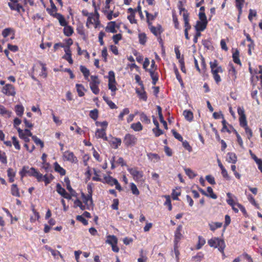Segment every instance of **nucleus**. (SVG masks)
<instances>
[{"label": "nucleus", "mask_w": 262, "mask_h": 262, "mask_svg": "<svg viewBox=\"0 0 262 262\" xmlns=\"http://www.w3.org/2000/svg\"><path fill=\"white\" fill-rule=\"evenodd\" d=\"M211 69V73L212 74L213 78L216 84H219L222 80L219 73H223L224 70L221 66H219L217 60L214 59L209 62Z\"/></svg>", "instance_id": "f257e3e1"}, {"label": "nucleus", "mask_w": 262, "mask_h": 262, "mask_svg": "<svg viewBox=\"0 0 262 262\" xmlns=\"http://www.w3.org/2000/svg\"><path fill=\"white\" fill-rule=\"evenodd\" d=\"M19 173L21 178L28 175L30 177H35L37 181H39L41 177V173L38 171L35 168H29V166H23L19 172Z\"/></svg>", "instance_id": "f03ea898"}, {"label": "nucleus", "mask_w": 262, "mask_h": 262, "mask_svg": "<svg viewBox=\"0 0 262 262\" xmlns=\"http://www.w3.org/2000/svg\"><path fill=\"white\" fill-rule=\"evenodd\" d=\"M88 194L85 195L84 193H82L81 196L83 199V202L86 205V209H90V208L93 207L94 206L92 199V188L90 185L87 187Z\"/></svg>", "instance_id": "7ed1b4c3"}, {"label": "nucleus", "mask_w": 262, "mask_h": 262, "mask_svg": "<svg viewBox=\"0 0 262 262\" xmlns=\"http://www.w3.org/2000/svg\"><path fill=\"white\" fill-rule=\"evenodd\" d=\"M47 11L51 16H53L54 18H56L58 20L60 26H63L67 25V21H66L64 16L60 13H58L57 12V8L56 10H54L52 9V8H51L47 9Z\"/></svg>", "instance_id": "20e7f679"}, {"label": "nucleus", "mask_w": 262, "mask_h": 262, "mask_svg": "<svg viewBox=\"0 0 262 262\" xmlns=\"http://www.w3.org/2000/svg\"><path fill=\"white\" fill-rule=\"evenodd\" d=\"M128 171L132 176L134 180L137 182H144V180L143 179V173L142 171H139L137 167L134 168H128Z\"/></svg>", "instance_id": "39448f33"}, {"label": "nucleus", "mask_w": 262, "mask_h": 262, "mask_svg": "<svg viewBox=\"0 0 262 262\" xmlns=\"http://www.w3.org/2000/svg\"><path fill=\"white\" fill-rule=\"evenodd\" d=\"M138 141L137 138L134 135L126 134L123 138V143L127 147L134 146Z\"/></svg>", "instance_id": "423d86ee"}, {"label": "nucleus", "mask_w": 262, "mask_h": 262, "mask_svg": "<svg viewBox=\"0 0 262 262\" xmlns=\"http://www.w3.org/2000/svg\"><path fill=\"white\" fill-rule=\"evenodd\" d=\"M91 81L90 83V87L92 92L97 95L99 94L100 90L98 85L100 83V80L98 79V76L92 75L91 76Z\"/></svg>", "instance_id": "0eeeda50"}, {"label": "nucleus", "mask_w": 262, "mask_h": 262, "mask_svg": "<svg viewBox=\"0 0 262 262\" xmlns=\"http://www.w3.org/2000/svg\"><path fill=\"white\" fill-rule=\"evenodd\" d=\"M105 243L110 245L112 249L114 252L117 253L119 251V248L117 246L118 238L114 235H108L106 236Z\"/></svg>", "instance_id": "6e6552de"}, {"label": "nucleus", "mask_w": 262, "mask_h": 262, "mask_svg": "<svg viewBox=\"0 0 262 262\" xmlns=\"http://www.w3.org/2000/svg\"><path fill=\"white\" fill-rule=\"evenodd\" d=\"M2 92L7 96L14 97L16 95L15 87L11 84H6L2 89Z\"/></svg>", "instance_id": "1a4fd4ad"}, {"label": "nucleus", "mask_w": 262, "mask_h": 262, "mask_svg": "<svg viewBox=\"0 0 262 262\" xmlns=\"http://www.w3.org/2000/svg\"><path fill=\"white\" fill-rule=\"evenodd\" d=\"M63 159L64 161H67L73 163L78 162L77 158L75 156L74 152L70 150H67L63 152Z\"/></svg>", "instance_id": "9d476101"}, {"label": "nucleus", "mask_w": 262, "mask_h": 262, "mask_svg": "<svg viewBox=\"0 0 262 262\" xmlns=\"http://www.w3.org/2000/svg\"><path fill=\"white\" fill-rule=\"evenodd\" d=\"M40 67L41 68V72L39 74V75L43 78H46L47 77V73L46 64L41 61H38V62L33 67V71L34 72L35 70H37L38 69H39Z\"/></svg>", "instance_id": "9b49d317"}, {"label": "nucleus", "mask_w": 262, "mask_h": 262, "mask_svg": "<svg viewBox=\"0 0 262 262\" xmlns=\"http://www.w3.org/2000/svg\"><path fill=\"white\" fill-rule=\"evenodd\" d=\"M82 14L83 16L88 17L86 23V26L87 28H90V24H95L94 18H96V17H94V14L93 13H91L90 14L86 10H83L82 11Z\"/></svg>", "instance_id": "f8f14e48"}, {"label": "nucleus", "mask_w": 262, "mask_h": 262, "mask_svg": "<svg viewBox=\"0 0 262 262\" xmlns=\"http://www.w3.org/2000/svg\"><path fill=\"white\" fill-rule=\"evenodd\" d=\"M148 27L150 32L157 37L160 36L163 31L162 27L160 25H158L157 27H155L151 25V26H148Z\"/></svg>", "instance_id": "ddd939ff"}, {"label": "nucleus", "mask_w": 262, "mask_h": 262, "mask_svg": "<svg viewBox=\"0 0 262 262\" xmlns=\"http://www.w3.org/2000/svg\"><path fill=\"white\" fill-rule=\"evenodd\" d=\"M56 191L64 198L68 200H70L71 199V195L69 194L63 188L61 187L59 183H58L56 185Z\"/></svg>", "instance_id": "4468645a"}, {"label": "nucleus", "mask_w": 262, "mask_h": 262, "mask_svg": "<svg viewBox=\"0 0 262 262\" xmlns=\"http://www.w3.org/2000/svg\"><path fill=\"white\" fill-rule=\"evenodd\" d=\"M229 66L230 67V69L228 70L229 77L232 81L235 82L237 79V71L232 63H230Z\"/></svg>", "instance_id": "2eb2a0df"}, {"label": "nucleus", "mask_w": 262, "mask_h": 262, "mask_svg": "<svg viewBox=\"0 0 262 262\" xmlns=\"http://www.w3.org/2000/svg\"><path fill=\"white\" fill-rule=\"evenodd\" d=\"M182 15L184 22V31H189L191 28V26L189 23V13L186 12L185 14H182Z\"/></svg>", "instance_id": "dca6fc26"}, {"label": "nucleus", "mask_w": 262, "mask_h": 262, "mask_svg": "<svg viewBox=\"0 0 262 262\" xmlns=\"http://www.w3.org/2000/svg\"><path fill=\"white\" fill-rule=\"evenodd\" d=\"M182 229V226L180 225L178 226L176 230L174 232V243L175 245H178L182 237V234L181 233Z\"/></svg>", "instance_id": "f3484780"}, {"label": "nucleus", "mask_w": 262, "mask_h": 262, "mask_svg": "<svg viewBox=\"0 0 262 262\" xmlns=\"http://www.w3.org/2000/svg\"><path fill=\"white\" fill-rule=\"evenodd\" d=\"M96 137L98 139H102L104 141H108V138L106 136V129H97L95 133Z\"/></svg>", "instance_id": "a211bd4d"}, {"label": "nucleus", "mask_w": 262, "mask_h": 262, "mask_svg": "<svg viewBox=\"0 0 262 262\" xmlns=\"http://www.w3.org/2000/svg\"><path fill=\"white\" fill-rule=\"evenodd\" d=\"M8 6L10 8V9L12 10H16L19 13H20L21 10L22 12H25V9L23 8V7L19 4L18 3V2L16 3H9Z\"/></svg>", "instance_id": "6ab92c4d"}, {"label": "nucleus", "mask_w": 262, "mask_h": 262, "mask_svg": "<svg viewBox=\"0 0 262 262\" xmlns=\"http://www.w3.org/2000/svg\"><path fill=\"white\" fill-rule=\"evenodd\" d=\"M120 25H116L115 21H110L108 23L107 26L105 28V31L108 32L115 33L117 32L116 28H119Z\"/></svg>", "instance_id": "aec40b11"}, {"label": "nucleus", "mask_w": 262, "mask_h": 262, "mask_svg": "<svg viewBox=\"0 0 262 262\" xmlns=\"http://www.w3.org/2000/svg\"><path fill=\"white\" fill-rule=\"evenodd\" d=\"M136 93L137 94L139 98L140 99L143 100L144 101H146L147 99V96L146 93L144 90V86H141V89H136Z\"/></svg>", "instance_id": "412c9836"}, {"label": "nucleus", "mask_w": 262, "mask_h": 262, "mask_svg": "<svg viewBox=\"0 0 262 262\" xmlns=\"http://www.w3.org/2000/svg\"><path fill=\"white\" fill-rule=\"evenodd\" d=\"M207 23L197 20L196 21V24L194 26V28L195 30H199V31H204L207 26Z\"/></svg>", "instance_id": "4be33fe9"}, {"label": "nucleus", "mask_w": 262, "mask_h": 262, "mask_svg": "<svg viewBox=\"0 0 262 262\" xmlns=\"http://www.w3.org/2000/svg\"><path fill=\"white\" fill-rule=\"evenodd\" d=\"M66 54L63 56V58L67 60L70 64H73V60L72 58V53L70 48H64Z\"/></svg>", "instance_id": "5701e85b"}, {"label": "nucleus", "mask_w": 262, "mask_h": 262, "mask_svg": "<svg viewBox=\"0 0 262 262\" xmlns=\"http://www.w3.org/2000/svg\"><path fill=\"white\" fill-rule=\"evenodd\" d=\"M232 58L234 63L240 66H242V62L239 59V52L237 49H234V51L232 52Z\"/></svg>", "instance_id": "b1692460"}, {"label": "nucleus", "mask_w": 262, "mask_h": 262, "mask_svg": "<svg viewBox=\"0 0 262 262\" xmlns=\"http://www.w3.org/2000/svg\"><path fill=\"white\" fill-rule=\"evenodd\" d=\"M146 14L147 23L148 26H151L152 25L151 20H154L158 16V12H155L154 14H150L147 10L145 11Z\"/></svg>", "instance_id": "393cba45"}, {"label": "nucleus", "mask_w": 262, "mask_h": 262, "mask_svg": "<svg viewBox=\"0 0 262 262\" xmlns=\"http://www.w3.org/2000/svg\"><path fill=\"white\" fill-rule=\"evenodd\" d=\"M226 161L228 163L235 164L237 161V157L235 153L231 152H228L227 154Z\"/></svg>", "instance_id": "a878e982"}, {"label": "nucleus", "mask_w": 262, "mask_h": 262, "mask_svg": "<svg viewBox=\"0 0 262 262\" xmlns=\"http://www.w3.org/2000/svg\"><path fill=\"white\" fill-rule=\"evenodd\" d=\"M54 179V177L52 174H50V176H48L47 174H45L43 176L41 174V177L40 178V180L38 181V182L44 181L45 183V185L47 186L49 183H51V181Z\"/></svg>", "instance_id": "bb28decb"}, {"label": "nucleus", "mask_w": 262, "mask_h": 262, "mask_svg": "<svg viewBox=\"0 0 262 262\" xmlns=\"http://www.w3.org/2000/svg\"><path fill=\"white\" fill-rule=\"evenodd\" d=\"M11 193L13 196L20 197L19 189L16 184H13L11 185Z\"/></svg>", "instance_id": "cd10ccee"}, {"label": "nucleus", "mask_w": 262, "mask_h": 262, "mask_svg": "<svg viewBox=\"0 0 262 262\" xmlns=\"http://www.w3.org/2000/svg\"><path fill=\"white\" fill-rule=\"evenodd\" d=\"M92 5L95 8V15H96V18H94L95 25V27L97 28L98 26L100 24V21L99 20V15L96 8V2L94 0L92 1Z\"/></svg>", "instance_id": "c85d7f7f"}, {"label": "nucleus", "mask_w": 262, "mask_h": 262, "mask_svg": "<svg viewBox=\"0 0 262 262\" xmlns=\"http://www.w3.org/2000/svg\"><path fill=\"white\" fill-rule=\"evenodd\" d=\"M148 72L150 74V76L152 79V83L155 85L159 79V76L157 73L154 71L152 69H148Z\"/></svg>", "instance_id": "c756f323"}, {"label": "nucleus", "mask_w": 262, "mask_h": 262, "mask_svg": "<svg viewBox=\"0 0 262 262\" xmlns=\"http://www.w3.org/2000/svg\"><path fill=\"white\" fill-rule=\"evenodd\" d=\"M76 88L78 93V95L79 97H82L84 95V92L86 91V90L84 88L82 84H76Z\"/></svg>", "instance_id": "7c9ffc66"}, {"label": "nucleus", "mask_w": 262, "mask_h": 262, "mask_svg": "<svg viewBox=\"0 0 262 262\" xmlns=\"http://www.w3.org/2000/svg\"><path fill=\"white\" fill-rule=\"evenodd\" d=\"M54 169L56 172L60 173L61 176H64L66 173V171L57 162H55L54 164Z\"/></svg>", "instance_id": "2f4dec72"}, {"label": "nucleus", "mask_w": 262, "mask_h": 262, "mask_svg": "<svg viewBox=\"0 0 262 262\" xmlns=\"http://www.w3.org/2000/svg\"><path fill=\"white\" fill-rule=\"evenodd\" d=\"M24 110V107L21 104H17L15 106L14 111L16 114L19 117L23 116Z\"/></svg>", "instance_id": "473e14b6"}, {"label": "nucleus", "mask_w": 262, "mask_h": 262, "mask_svg": "<svg viewBox=\"0 0 262 262\" xmlns=\"http://www.w3.org/2000/svg\"><path fill=\"white\" fill-rule=\"evenodd\" d=\"M216 248H218L219 250L222 253L223 255H225L224 250L225 248V244L224 240L219 238Z\"/></svg>", "instance_id": "72a5a7b5"}, {"label": "nucleus", "mask_w": 262, "mask_h": 262, "mask_svg": "<svg viewBox=\"0 0 262 262\" xmlns=\"http://www.w3.org/2000/svg\"><path fill=\"white\" fill-rule=\"evenodd\" d=\"M104 179L105 182L111 186H114L118 181L116 179H115L110 176L105 177Z\"/></svg>", "instance_id": "f704fd0d"}, {"label": "nucleus", "mask_w": 262, "mask_h": 262, "mask_svg": "<svg viewBox=\"0 0 262 262\" xmlns=\"http://www.w3.org/2000/svg\"><path fill=\"white\" fill-rule=\"evenodd\" d=\"M16 173L11 168H9L7 169V175L9 178V181L12 183L14 181V177H15Z\"/></svg>", "instance_id": "c9c22d12"}, {"label": "nucleus", "mask_w": 262, "mask_h": 262, "mask_svg": "<svg viewBox=\"0 0 262 262\" xmlns=\"http://www.w3.org/2000/svg\"><path fill=\"white\" fill-rule=\"evenodd\" d=\"M63 33L67 36H70L74 32L73 28L70 26H68V24L63 26Z\"/></svg>", "instance_id": "e433bc0d"}, {"label": "nucleus", "mask_w": 262, "mask_h": 262, "mask_svg": "<svg viewBox=\"0 0 262 262\" xmlns=\"http://www.w3.org/2000/svg\"><path fill=\"white\" fill-rule=\"evenodd\" d=\"M103 99L104 100V101L107 103V104L110 106V107L111 109L117 108V105L112 101L110 100L109 98L105 95H104L103 96Z\"/></svg>", "instance_id": "4c0bfd02"}, {"label": "nucleus", "mask_w": 262, "mask_h": 262, "mask_svg": "<svg viewBox=\"0 0 262 262\" xmlns=\"http://www.w3.org/2000/svg\"><path fill=\"white\" fill-rule=\"evenodd\" d=\"M222 225L223 224L221 222H212L209 224L210 229L212 231H214L216 229L222 227Z\"/></svg>", "instance_id": "58836bf2"}, {"label": "nucleus", "mask_w": 262, "mask_h": 262, "mask_svg": "<svg viewBox=\"0 0 262 262\" xmlns=\"http://www.w3.org/2000/svg\"><path fill=\"white\" fill-rule=\"evenodd\" d=\"M110 143L113 145L114 148L117 149L121 144V139L118 138H113V140L110 142Z\"/></svg>", "instance_id": "ea45409f"}, {"label": "nucleus", "mask_w": 262, "mask_h": 262, "mask_svg": "<svg viewBox=\"0 0 262 262\" xmlns=\"http://www.w3.org/2000/svg\"><path fill=\"white\" fill-rule=\"evenodd\" d=\"M183 115L187 121L189 122L192 121L193 118V115L191 111L185 110L183 112Z\"/></svg>", "instance_id": "a19ab883"}, {"label": "nucleus", "mask_w": 262, "mask_h": 262, "mask_svg": "<svg viewBox=\"0 0 262 262\" xmlns=\"http://www.w3.org/2000/svg\"><path fill=\"white\" fill-rule=\"evenodd\" d=\"M64 181L66 184L67 189L71 193L72 195H73V193L75 192L71 186L70 180L69 178L68 177H65L64 179Z\"/></svg>", "instance_id": "79ce46f5"}, {"label": "nucleus", "mask_w": 262, "mask_h": 262, "mask_svg": "<svg viewBox=\"0 0 262 262\" xmlns=\"http://www.w3.org/2000/svg\"><path fill=\"white\" fill-rule=\"evenodd\" d=\"M116 82H108V89L111 91V95L114 97L116 94V91L117 88L116 86Z\"/></svg>", "instance_id": "37998d69"}, {"label": "nucleus", "mask_w": 262, "mask_h": 262, "mask_svg": "<svg viewBox=\"0 0 262 262\" xmlns=\"http://www.w3.org/2000/svg\"><path fill=\"white\" fill-rule=\"evenodd\" d=\"M80 71L82 73L84 78L86 80H88L89 76H90V71L85 67L83 66H80Z\"/></svg>", "instance_id": "c03bdc74"}, {"label": "nucleus", "mask_w": 262, "mask_h": 262, "mask_svg": "<svg viewBox=\"0 0 262 262\" xmlns=\"http://www.w3.org/2000/svg\"><path fill=\"white\" fill-rule=\"evenodd\" d=\"M130 127L136 132H139L143 129V126L140 122L133 123Z\"/></svg>", "instance_id": "a18cd8bd"}, {"label": "nucleus", "mask_w": 262, "mask_h": 262, "mask_svg": "<svg viewBox=\"0 0 262 262\" xmlns=\"http://www.w3.org/2000/svg\"><path fill=\"white\" fill-rule=\"evenodd\" d=\"M17 132L18 133L19 137L20 138L23 139L25 142H28L30 141L29 137L26 136V134L24 133L23 130L21 129L19 127L17 128Z\"/></svg>", "instance_id": "49530a36"}, {"label": "nucleus", "mask_w": 262, "mask_h": 262, "mask_svg": "<svg viewBox=\"0 0 262 262\" xmlns=\"http://www.w3.org/2000/svg\"><path fill=\"white\" fill-rule=\"evenodd\" d=\"M139 43L142 45H144L147 41V37L144 33H140L138 35Z\"/></svg>", "instance_id": "de8ad7c7"}, {"label": "nucleus", "mask_w": 262, "mask_h": 262, "mask_svg": "<svg viewBox=\"0 0 262 262\" xmlns=\"http://www.w3.org/2000/svg\"><path fill=\"white\" fill-rule=\"evenodd\" d=\"M181 195V191L179 188H176V189H173L171 193V196L173 200H179L178 196Z\"/></svg>", "instance_id": "09e8293b"}, {"label": "nucleus", "mask_w": 262, "mask_h": 262, "mask_svg": "<svg viewBox=\"0 0 262 262\" xmlns=\"http://www.w3.org/2000/svg\"><path fill=\"white\" fill-rule=\"evenodd\" d=\"M206 243L205 239L201 236L198 237V243L196 246V249H200Z\"/></svg>", "instance_id": "8fccbe9b"}, {"label": "nucleus", "mask_w": 262, "mask_h": 262, "mask_svg": "<svg viewBox=\"0 0 262 262\" xmlns=\"http://www.w3.org/2000/svg\"><path fill=\"white\" fill-rule=\"evenodd\" d=\"M130 111L128 108H124L122 111L120 113L118 116V119L119 121H122L124 120V115H128Z\"/></svg>", "instance_id": "3c124183"}, {"label": "nucleus", "mask_w": 262, "mask_h": 262, "mask_svg": "<svg viewBox=\"0 0 262 262\" xmlns=\"http://www.w3.org/2000/svg\"><path fill=\"white\" fill-rule=\"evenodd\" d=\"M11 112L6 109V108L3 105H0V114L2 115H7L10 117Z\"/></svg>", "instance_id": "603ef678"}, {"label": "nucleus", "mask_w": 262, "mask_h": 262, "mask_svg": "<svg viewBox=\"0 0 262 262\" xmlns=\"http://www.w3.org/2000/svg\"><path fill=\"white\" fill-rule=\"evenodd\" d=\"M174 72L176 74V78L177 80L179 81V83H180L181 85L183 86H184V83L182 80V78L179 72L178 69L177 67H175L174 68Z\"/></svg>", "instance_id": "864d4df0"}, {"label": "nucleus", "mask_w": 262, "mask_h": 262, "mask_svg": "<svg viewBox=\"0 0 262 262\" xmlns=\"http://www.w3.org/2000/svg\"><path fill=\"white\" fill-rule=\"evenodd\" d=\"M90 117L94 120H96L98 117V111L97 109L92 110L90 112Z\"/></svg>", "instance_id": "5fc2aeb1"}, {"label": "nucleus", "mask_w": 262, "mask_h": 262, "mask_svg": "<svg viewBox=\"0 0 262 262\" xmlns=\"http://www.w3.org/2000/svg\"><path fill=\"white\" fill-rule=\"evenodd\" d=\"M140 119L143 122L147 124H149L150 123V119L147 116V115L143 113L140 114Z\"/></svg>", "instance_id": "6e6d98bb"}, {"label": "nucleus", "mask_w": 262, "mask_h": 262, "mask_svg": "<svg viewBox=\"0 0 262 262\" xmlns=\"http://www.w3.org/2000/svg\"><path fill=\"white\" fill-rule=\"evenodd\" d=\"M204 258V254L200 252L198 253L195 256H192V259L196 261H201Z\"/></svg>", "instance_id": "4d7b16f0"}, {"label": "nucleus", "mask_w": 262, "mask_h": 262, "mask_svg": "<svg viewBox=\"0 0 262 262\" xmlns=\"http://www.w3.org/2000/svg\"><path fill=\"white\" fill-rule=\"evenodd\" d=\"M130 190L134 194L136 195H138L140 194L139 190L137 188L136 185L134 183H130Z\"/></svg>", "instance_id": "13d9d810"}, {"label": "nucleus", "mask_w": 262, "mask_h": 262, "mask_svg": "<svg viewBox=\"0 0 262 262\" xmlns=\"http://www.w3.org/2000/svg\"><path fill=\"white\" fill-rule=\"evenodd\" d=\"M165 197L166 198V201L164 205L168 207V210L171 211L172 210V207L170 197L169 195H165Z\"/></svg>", "instance_id": "bf43d9fd"}, {"label": "nucleus", "mask_w": 262, "mask_h": 262, "mask_svg": "<svg viewBox=\"0 0 262 262\" xmlns=\"http://www.w3.org/2000/svg\"><path fill=\"white\" fill-rule=\"evenodd\" d=\"M219 238L218 237H214L209 239L208 241V245L211 247L216 248Z\"/></svg>", "instance_id": "052dcab7"}, {"label": "nucleus", "mask_w": 262, "mask_h": 262, "mask_svg": "<svg viewBox=\"0 0 262 262\" xmlns=\"http://www.w3.org/2000/svg\"><path fill=\"white\" fill-rule=\"evenodd\" d=\"M32 140L34 141L36 145H39L40 147L42 148L44 146V143L42 141L39 139L37 136H34L32 137Z\"/></svg>", "instance_id": "680f3d73"}, {"label": "nucleus", "mask_w": 262, "mask_h": 262, "mask_svg": "<svg viewBox=\"0 0 262 262\" xmlns=\"http://www.w3.org/2000/svg\"><path fill=\"white\" fill-rule=\"evenodd\" d=\"M172 19H173L174 28L176 29H180V24H179L177 16L174 12L172 13Z\"/></svg>", "instance_id": "e2e57ef3"}, {"label": "nucleus", "mask_w": 262, "mask_h": 262, "mask_svg": "<svg viewBox=\"0 0 262 262\" xmlns=\"http://www.w3.org/2000/svg\"><path fill=\"white\" fill-rule=\"evenodd\" d=\"M185 171L186 174L190 178L193 179L196 177V174H195L191 169L190 168H185Z\"/></svg>", "instance_id": "0e129e2a"}, {"label": "nucleus", "mask_w": 262, "mask_h": 262, "mask_svg": "<svg viewBox=\"0 0 262 262\" xmlns=\"http://www.w3.org/2000/svg\"><path fill=\"white\" fill-rule=\"evenodd\" d=\"M147 157L148 159L151 160L155 159L156 162L159 161L160 159V156L158 154L151 152L147 154Z\"/></svg>", "instance_id": "69168bd1"}, {"label": "nucleus", "mask_w": 262, "mask_h": 262, "mask_svg": "<svg viewBox=\"0 0 262 262\" xmlns=\"http://www.w3.org/2000/svg\"><path fill=\"white\" fill-rule=\"evenodd\" d=\"M207 190L208 193V194H209V197L213 199H216L217 198V195L213 192V189L211 187H208L207 188Z\"/></svg>", "instance_id": "338daca9"}, {"label": "nucleus", "mask_w": 262, "mask_h": 262, "mask_svg": "<svg viewBox=\"0 0 262 262\" xmlns=\"http://www.w3.org/2000/svg\"><path fill=\"white\" fill-rule=\"evenodd\" d=\"M152 132L154 133L155 136L157 137L164 134L163 131L162 129H160L159 126L154 128L152 129Z\"/></svg>", "instance_id": "774afa93"}]
</instances>
